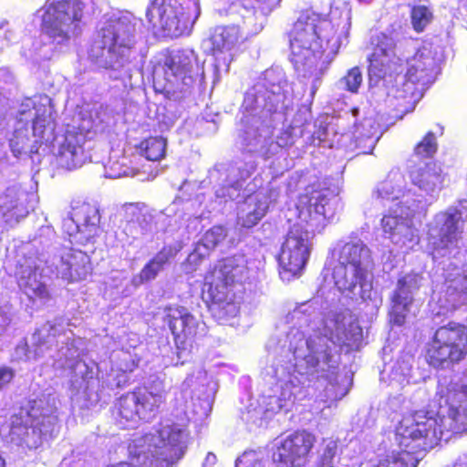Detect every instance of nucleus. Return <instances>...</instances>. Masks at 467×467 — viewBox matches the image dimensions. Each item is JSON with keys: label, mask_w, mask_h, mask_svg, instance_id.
<instances>
[{"label": "nucleus", "mask_w": 467, "mask_h": 467, "mask_svg": "<svg viewBox=\"0 0 467 467\" xmlns=\"http://www.w3.org/2000/svg\"><path fill=\"white\" fill-rule=\"evenodd\" d=\"M99 0H46L37 10L41 30L51 42L62 47L81 35L86 16L94 13Z\"/></svg>", "instance_id": "obj_12"}, {"label": "nucleus", "mask_w": 467, "mask_h": 467, "mask_svg": "<svg viewBox=\"0 0 467 467\" xmlns=\"http://www.w3.org/2000/svg\"><path fill=\"white\" fill-rule=\"evenodd\" d=\"M421 280L422 277L415 273L408 274L398 280L397 288L391 296L390 323L396 326L404 324L413 301V294L420 286Z\"/></svg>", "instance_id": "obj_28"}, {"label": "nucleus", "mask_w": 467, "mask_h": 467, "mask_svg": "<svg viewBox=\"0 0 467 467\" xmlns=\"http://www.w3.org/2000/svg\"><path fill=\"white\" fill-rule=\"evenodd\" d=\"M198 70L197 56L193 50L173 51L165 58L163 64L154 67V86L170 99H184L194 88Z\"/></svg>", "instance_id": "obj_14"}, {"label": "nucleus", "mask_w": 467, "mask_h": 467, "mask_svg": "<svg viewBox=\"0 0 467 467\" xmlns=\"http://www.w3.org/2000/svg\"><path fill=\"white\" fill-rule=\"evenodd\" d=\"M248 13L251 12L253 15L255 14L254 8L253 7L251 10H246Z\"/></svg>", "instance_id": "obj_52"}, {"label": "nucleus", "mask_w": 467, "mask_h": 467, "mask_svg": "<svg viewBox=\"0 0 467 467\" xmlns=\"http://www.w3.org/2000/svg\"><path fill=\"white\" fill-rule=\"evenodd\" d=\"M410 180L420 193L415 199L423 201V210L430 205L438 196L443 184L441 169L436 163L428 162L410 171Z\"/></svg>", "instance_id": "obj_29"}, {"label": "nucleus", "mask_w": 467, "mask_h": 467, "mask_svg": "<svg viewBox=\"0 0 467 467\" xmlns=\"http://www.w3.org/2000/svg\"><path fill=\"white\" fill-rule=\"evenodd\" d=\"M255 170L254 161L238 162L235 164H219L209 172L211 182H215L217 198L224 201L237 199L242 191L243 182Z\"/></svg>", "instance_id": "obj_24"}, {"label": "nucleus", "mask_w": 467, "mask_h": 467, "mask_svg": "<svg viewBox=\"0 0 467 467\" xmlns=\"http://www.w3.org/2000/svg\"><path fill=\"white\" fill-rule=\"evenodd\" d=\"M216 462V455L213 452H208L202 463V467H213L215 465Z\"/></svg>", "instance_id": "obj_48"}, {"label": "nucleus", "mask_w": 467, "mask_h": 467, "mask_svg": "<svg viewBox=\"0 0 467 467\" xmlns=\"http://www.w3.org/2000/svg\"><path fill=\"white\" fill-rule=\"evenodd\" d=\"M163 315V321L168 325L181 352L190 351L193 343L206 333L204 322L184 306H166Z\"/></svg>", "instance_id": "obj_21"}, {"label": "nucleus", "mask_w": 467, "mask_h": 467, "mask_svg": "<svg viewBox=\"0 0 467 467\" xmlns=\"http://www.w3.org/2000/svg\"><path fill=\"white\" fill-rule=\"evenodd\" d=\"M5 24H7L6 22L1 23L0 26L3 27Z\"/></svg>", "instance_id": "obj_54"}, {"label": "nucleus", "mask_w": 467, "mask_h": 467, "mask_svg": "<svg viewBox=\"0 0 467 467\" xmlns=\"http://www.w3.org/2000/svg\"><path fill=\"white\" fill-rule=\"evenodd\" d=\"M100 213L95 204L77 202L63 219L62 228L71 244H85L99 232Z\"/></svg>", "instance_id": "obj_23"}, {"label": "nucleus", "mask_w": 467, "mask_h": 467, "mask_svg": "<svg viewBox=\"0 0 467 467\" xmlns=\"http://www.w3.org/2000/svg\"><path fill=\"white\" fill-rule=\"evenodd\" d=\"M362 81L363 77L361 69L358 67H354L338 80L337 87L340 89H344L351 93H357Z\"/></svg>", "instance_id": "obj_41"}, {"label": "nucleus", "mask_w": 467, "mask_h": 467, "mask_svg": "<svg viewBox=\"0 0 467 467\" xmlns=\"http://www.w3.org/2000/svg\"><path fill=\"white\" fill-rule=\"evenodd\" d=\"M26 198V194L16 187L9 189L0 197V208L8 223L16 225L28 214V208L25 204Z\"/></svg>", "instance_id": "obj_34"}, {"label": "nucleus", "mask_w": 467, "mask_h": 467, "mask_svg": "<svg viewBox=\"0 0 467 467\" xmlns=\"http://www.w3.org/2000/svg\"><path fill=\"white\" fill-rule=\"evenodd\" d=\"M165 400L164 383L157 379L147 386L120 396L114 404L113 415L120 428H131L140 420L154 419Z\"/></svg>", "instance_id": "obj_17"}, {"label": "nucleus", "mask_w": 467, "mask_h": 467, "mask_svg": "<svg viewBox=\"0 0 467 467\" xmlns=\"http://www.w3.org/2000/svg\"><path fill=\"white\" fill-rule=\"evenodd\" d=\"M122 377H123V379H119L118 380V382L116 383V386H117V387H120L121 383H125V382H126V379H125V377H124V376H122Z\"/></svg>", "instance_id": "obj_49"}, {"label": "nucleus", "mask_w": 467, "mask_h": 467, "mask_svg": "<svg viewBox=\"0 0 467 467\" xmlns=\"http://www.w3.org/2000/svg\"><path fill=\"white\" fill-rule=\"evenodd\" d=\"M248 274L247 259L244 254H236L219 261L206 275L202 296L212 316L219 323L227 324L237 316L239 306L231 286L235 282L247 279Z\"/></svg>", "instance_id": "obj_11"}, {"label": "nucleus", "mask_w": 467, "mask_h": 467, "mask_svg": "<svg viewBox=\"0 0 467 467\" xmlns=\"http://www.w3.org/2000/svg\"><path fill=\"white\" fill-rule=\"evenodd\" d=\"M432 13L424 5L414 6L411 10V24L417 32H421L430 24Z\"/></svg>", "instance_id": "obj_44"}, {"label": "nucleus", "mask_w": 467, "mask_h": 467, "mask_svg": "<svg viewBox=\"0 0 467 467\" xmlns=\"http://www.w3.org/2000/svg\"><path fill=\"white\" fill-rule=\"evenodd\" d=\"M374 119L365 118L354 127L353 139L357 154H369L374 150L379 136Z\"/></svg>", "instance_id": "obj_35"}, {"label": "nucleus", "mask_w": 467, "mask_h": 467, "mask_svg": "<svg viewBox=\"0 0 467 467\" xmlns=\"http://www.w3.org/2000/svg\"><path fill=\"white\" fill-rule=\"evenodd\" d=\"M443 276L445 278L444 302L441 298V310L438 315L453 310L461 305L467 304V270H462L457 266L451 269H444Z\"/></svg>", "instance_id": "obj_30"}, {"label": "nucleus", "mask_w": 467, "mask_h": 467, "mask_svg": "<svg viewBox=\"0 0 467 467\" xmlns=\"http://www.w3.org/2000/svg\"><path fill=\"white\" fill-rule=\"evenodd\" d=\"M200 14L199 0H150L146 18L165 36L178 37L190 29Z\"/></svg>", "instance_id": "obj_18"}, {"label": "nucleus", "mask_w": 467, "mask_h": 467, "mask_svg": "<svg viewBox=\"0 0 467 467\" xmlns=\"http://www.w3.org/2000/svg\"><path fill=\"white\" fill-rule=\"evenodd\" d=\"M31 122L33 135L41 141L48 142L53 139L55 122L51 99L47 95H36L26 99L19 109V119L13 137L10 139V148L15 156H19L28 147V129L24 125Z\"/></svg>", "instance_id": "obj_16"}, {"label": "nucleus", "mask_w": 467, "mask_h": 467, "mask_svg": "<svg viewBox=\"0 0 467 467\" xmlns=\"http://www.w3.org/2000/svg\"><path fill=\"white\" fill-rule=\"evenodd\" d=\"M467 354V327L451 322L438 328L427 350V360L438 368L447 362L460 361Z\"/></svg>", "instance_id": "obj_19"}, {"label": "nucleus", "mask_w": 467, "mask_h": 467, "mask_svg": "<svg viewBox=\"0 0 467 467\" xmlns=\"http://www.w3.org/2000/svg\"><path fill=\"white\" fill-rule=\"evenodd\" d=\"M333 256L337 261L333 279L338 291L353 300H369L375 308H379L382 298L372 291L373 259L369 247L358 238L342 240L336 244Z\"/></svg>", "instance_id": "obj_10"}, {"label": "nucleus", "mask_w": 467, "mask_h": 467, "mask_svg": "<svg viewBox=\"0 0 467 467\" xmlns=\"http://www.w3.org/2000/svg\"><path fill=\"white\" fill-rule=\"evenodd\" d=\"M44 231L50 232V229L48 227H47L46 229H44Z\"/></svg>", "instance_id": "obj_55"}, {"label": "nucleus", "mask_w": 467, "mask_h": 467, "mask_svg": "<svg viewBox=\"0 0 467 467\" xmlns=\"http://www.w3.org/2000/svg\"><path fill=\"white\" fill-rule=\"evenodd\" d=\"M140 358L130 351L120 350L114 355V364L118 370L132 372L139 365Z\"/></svg>", "instance_id": "obj_42"}, {"label": "nucleus", "mask_w": 467, "mask_h": 467, "mask_svg": "<svg viewBox=\"0 0 467 467\" xmlns=\"http://www.w3.org/2000/svg\"><path fill=\"white\" fill-rule=\"evenodd\" d=\"M0 467H5V460L4 459V457L2 456L1 453H0Z\"/></svg>", "instance_id": "obj_50"}, {"label": "nucleus", "mask_w": 467, "mask_h": 467, "mask_svg": "<svg viewBox=\"0 0 467 467\" xmlns=\"http://www.w3.org/2000/svg\"><path fill=\"white\" fill-rule=\"evenodd\" d=\"M467 201L459 206H451L435 213L426 224L428 248L434 260L454 257L460 251V243L467 218Z\"/></svg>", "instance_id": "obj_15"}, {"label": "nucleus", "mask_w": 467, "mask_h": 467, "mask_svg": "<svg viewBox=\"0 0 467 467\" xmlns=\"http://www.w3.org/2000/svg\"><path fill=\"white\" fill-rule=\"evenodd\" d=\"M13 317L12 305L4 297H0V336L4 335Z\"/></svg>", "instance_id": "obj_46"}, {"label": "nucleus", "mask_w": 467, "mask_h": 467, "mask_svg": "<svg viewBox=\"0 0 467 467\" xmlns=\"http://www.w3.org/2000/svg\"><path fill=\"white\" fill-rule=\"evenodd\" d=\"M181 412H183L184 414H186V411H185L184 408H182V411Z\"/></svg>", "instance_id": "obj_56"}, {"label": "nucleus", "mask_w": 467, "mask_h": 467, "mask_svg": "<svg viewBox=\"0 0 467 467\" xmlns=\"http://www.w3.org/2000/svg\"><path fill=\"white\" fill-rule=\"evenodd\" d=\"M434 411H417L403 418L396 430L400 451H392L376 467H417L424 452L451 434L467 431V377L444 376L438 380Z\"/></svg>", "instance_id": "obj_3"}, {"label": "nucleus", "mask_w": 467, "mask_h": 467, "mask_svg": "<svg viewBox=\"0 0 467 467\" xmlns=\"http://www.w3.org/2000/svg\"><path fill=\"white\" fill-rule=\"evenodd\" d=\"M293 106L294 89L285 71L280 67L264 71L244 94L239 130L243 150L266 160L292 146L303 134L301 126L307 120V110L298 111L292 125L282 130L275 140L272 134L274 125L284 121Z\"/></svg>", "instance_id": "obj_2"}, {"label": "nucleus", "mask_w": 467, "mask_h": 467, "mask_svg": "<svg viewBox=\"0 0 467 467\" xmlns=\"http://www.w3.org/2000/svg\"><path fill=\"white\" fill-rule=\"evenodd\" d=\"M86 143V134L75 128L56 138L54 150L58 164L67 170L81 167L90 158Z\"/></svg>", "instance_id": "obj_26"}, {"label": "nucleus", "mask_w": 467, "mask_h": 467, "mask_svg": "<svg viewBox=\"0 0 467 467\" xmlns=\"http://www.w3.org/2000/svg\"><path fill=\"white\" fill-rule=\"evenodd\" d=\"M137 22L130 15L107 21L99 30L89 50V60L109 69L114 79H130L139 69Z\"/></svg>", "instance_id": "obj_9"}, {"label": "nucleus", "mask_w": 467, "mask_h": 467, "mask_svg": "<svg viewBox=\"0 0 467 467\" xmlns=\"http://www.w3.org/2000/svg\"><path fill=\"white\" fill-rule=\"evenodd\" d=\"M70 326L62 317L46 322L32 336L34 349L29 348L26 341L21 340L15 348L13 358L36 360L48 353L56 369L70 372L72 387L76 389L83 388L86 381L93 379L94 369L81 360L85 342L74 334Z\"/></svg>", "instance_id": "obj_6"}, {"label": "nucleus", "mask_w": 467, "mask_h": 467, "mask_svg": "<svg viewBox=\"0 0 467 467\" xmlns=\"http://www.w3.org/2000/svg\"><path fill=\"white\" fill-rule=\"evenodd\" d=\"M268 207V196L264 191L248 194L238 206V223L245 228L253 227L266 214Z\"/></svg>", "instance_id": "obj_32"}, {"label": "nucleus", "mask_w": 467, "mask_h": 467, "mask_svg": "<svg viewBox=\"0 0 467 467\" xmlns=\"http://www.w3.org/2000/svg\"><path fill=\"white\" fill-rule=\"evenodd\" d=\"M174 256L171 247H163L154 257L147 263L138 275H135L131 280V285L137 289L142 284L151 281L157 277L162 271L164 265Z\"/></svg>", "instance_id": "obj_36"}, {"label": "nucleus", "mask_w": 467, "mask_h": 467, "mask_svg": "<svg viewBox=\"0 0 467 467\" xmlns=\"http://www.w3.org/2000/svg\"><path fill=\"white\" fill-rule=\"evenodd\" d=\"M263 454L255 451H244L236 461L235 467H265Z\"/></svg>", "instance_id": "obj_45"}, {"label": "nucleus", "mask_w": 467, "mask_h": 467, "mask_svg": "<svg viewBox=\"0 0 467 467\" xmlns=\"http://www.w3.org/2000/svg\"><path fill=\"white\" fill-rule=\"evenodd\" d=\"M105 177L117 179L120 177H133L137 174V170L130 166V160L125 155L110 156L109 161L104 166Z\"/></svg>", "instance_id": "obj_38"}, {"label": "nucleus", "mask_w": 467, "mask_h": 467, "mask_svg": "<svg viewBox=\"0 0 467 467\" xmlns=\"http://www.w3.org/2000/svg\"><path fill=\"white\" fill-rule=\"evenodd\" d=\"M317 296L297 306L287 317L293 326L282 338H272L267 347L276 357L266 370L274 382L260 399L259 407L248 408L243 420L251 428L262 427L267 412L289 411L296 400L312 395L310 389L324 387L323 402L341 400L348 392L346 376L338 375L341 346L353 347L362 339V329L345 313H329L322 333L310 328V317L316 314Z\"/></svg>", "instance_id": "obj_1"}, {"label": "nucleus", "mask_w": 467, "mask_h": 467, "mask_svg": "<svg viewBox=\"0 0 467 467\" xmlns=\"http://www.w3.org/2000/svg\"><path fill=\"white\" fill-rule=\"evenodd\" d=\"M359 2H362V3H370L372 0H358Z\"/></svg>", "instance_id": "obj_53"}, {"label": "nucleus", "mask_w": 467, "mask_h": 467, "mask_svg": "<svg viewBox=\"0 0 467 467\" xmlns=\"http://www.w3.org/2000/svg\"><path fill=\"white\" fill-rule=\"evenodd\" d=\"M316 442L307 431H296L276 441L273 462L276 467H302Z\"/></svg>", "instance_id": "obj_25"}, {"label": "nucleus", "mask_w": 467, "mask_h": 467, "mask_svg": "<svg viewBox=\"0 0 467 467\" xmlns=\"http://www.w3.org/2000/svg\"><path fill=\"white\" fill-rule=\"evenodd\" d=\"M437 140L433 132H428L415 146L414 154L420 158H431L437 151Z\"/></svg>", "instance_id": "obj_43"}, {"label": "nucleus", "mask_w": 467, "mask_h": 467, "mask_svg": "<svg viewBox=\"0 0 467 467\" xmlns=\"http://www.w3.org/2000/svg\"><path fill=\"white\" fill-rule=\"evenodd\" d=\"M341 209L335 191L321 189L301 195L296 204L298 222L288 230L278 254L279 275L289 282L301 275L308 261L312 239Z\"/></svg>", "instance_id": "obj_5"}, {"label": "nucleus", "mask_w": 467, "mask_h": 467, "mask_svg": "<svg viewBox=\"0 0 467 467\" xmlns=\"http://www.w3.org/2000/svg\"><path fill=\"white\" fill-rule=\"evenodd\" d=\"M413 362L414 358L410 354L400 357L389 371V385L393 388L403 389L409 384H417L423 380V375L418 368H413Z\"/></svg>", "instance_id": "obj_33"}, {"label": "nucleus", "mask_w": 467, "mask_h": 467, "mask_svg": "<svg viewBox=\"0 0 467 467\" xmlns=\"http://www.w3.org/2000/svg\"><path fill=\"white\" fill-rule=\"evenodd\" d=\"M226 236V231L223 226H213L208 230L201 241L197 244L194 253L190 254L189 260L196 256L204 257L210 250H213Z\"/></svg>", "instance_id": "obj_39"}, {"label": "nucleus", "mask_w": 467, "mask_h": 467, "mask_svg": "<svg viewBox=\"0 0 467 467\" xmlns=\"http://www.w3.org/2000/svg\"><path fill=\"white\" fill-rule=\"evenodd\" d=\"M58 431L57 400L49 395L30 401L28 409L11 417L9 439L17 446L36 449Z\"/></svg>", "instance_id": "obj_13"}, {"label": "nucleus", "mask_w": 467, "mask_h": 467, "mask_svg": "<svg viewBox=\"0 0 467 467\" xmlns=\"http://www.w3.org/2000/svg\"><path fill=\"white\" fill-rule=\"evenodd\" d=\"M351 27L348 3L334 2L329 18L313 11L300 15L288 34L290 61L303 78L313 77V99L321 84V76L335 59L342 45L348 43Z\"/></svg>", "instance_id": "obj_4"}, {"label": "nucleus", "mask_w": 467, "mask_h": 467, "mask_svg": "<svg viewBox=\"0 0 467 467\" xmlns=\"http://www.w3.org/2000/svg\"><path fill=\"white\" fill-rule=\"evenodd\" d=\"M143 208L141 203H126L122 207V216L126 222L122 231L127 235L125 243L128 244L150 229L151 218L143 213Z\"/></svg>", "instance_id": "obj_31"}, {"label": "nucleus", "mask_w": 467, "mask_h": 467, "mask_svg": "<svg viewBox=\"0 0 467 467\" xmlns=\"http://www.w3.org/2000/svg\"><path fill=\"white\" fill-rule=\"evenodd\" d=\"M361 462L358 457L340 456L336 441L326 440L319 451L317 467H360Z\"/></svg>", "instance_id": "obj_37"}, {"label": "nucleus", "mask_w": 467, "mask_h": 467, "mask_svg": "<svg viewBox=\"0 0 467 467\" xmlns=\"http://www.w3.org/2000/svg\"><path fill=\"white\" fill-rule=\"evenodd\" d=\"M46 258L45 265L49 272L67 282L86 279L91 273L88 255L67 246H54Z\"/></svg>", "instance_id": "obj_22"}, {"label": "nucleus", "mask_w": 467, "mask_h": 467, "mask_svg": "<svg viewBox=\"0 0 467 467\" xmlns=\"http://www.w3.org/2000/svg\"><path fill=\"white\" fill-rule=\"evenodd\" d=\"M239 30L236 26H221L214 30L211 37L213 57V82L219 81L223 74L229 71L234 59Z\"/></svg>", "instance_id": "obj_27"}, {"label": "nucleus", "mask_w": 467, "mask_h": 467, "mask_svg": "<svg viewBox=\"0 0 467 467\" xmlns=\"http://www.w3.org/2000/svg\"><path fill=\"white\" fill-rule=\"evenodd\" d=\"M15 372L11 368L0 367V390L14 379Z\"/></svg>", "instance_id": "obj_47"}, {"label": "nucleus", "mask_w": 467, "mask_h": 467, "mask_svg": "<svg viewBox=\"0 0 467 467\" xmlns=\"http://www.w3.org/2000/svg\"><path fill=\"white\" fill-rule=\"evenodd\" d=\"M454 467H462V462H456Z\"/></svg>", "instance_id": "obj_51"}, {"label": "nucleus", "mask_w": 467, "mask_h": 467, "mask_svg": "<svg viewBox=\"0 0 467 467\" xmlns=\"http://www.w3.org/2000/svg\"><path fill=\"white\" fill-rule=\"evenodd\" d=\"M406 181L399 171H391L372 192V198L380 205L394 202L381 219L386 238L403 253L413 250L420 244L419 230L414 226L413 216L423 210V201L415 199L414 193L405 192Z\"/></svg>", "instance_id": "obj_8"}, {"label": "nucleus", "mask_w": 467, "mask_h": 467, "mask_svg": "<svg viewBox=\"0 0 467 467\" xmlns=\"http://www.w3.org/2000/svg\"><path fill=\"white\" fill-rule=\"evenodd\" d=\"M373 44L374 49L368 58L369 82L374 85L379 81L391 83L394 78L397 85L402 84L405 87L401 92L397 89L394 97L406 98L407 93H413L416 83L430 84L438 74L437 60L430 47H422L408 57L406 73L400 76L404 67L401 58L397 55L395 39L380 34L376 36Z\"/></svg>", "instance_id": "obj_7"}, {"label": "nucleus", "mask_w": 467, "mask_h": 467, "mask_svg": "<svg viewBox=\"0 0 467 467\" xmlns=\"http://www.w3.org/2000/svg\"><path fill=\"white\" fill-rule=\"evenodd\" d=\"M46 255L24 256L17 260L16 277L19 288L32 302L45 304L50 299V293L47 286L46 278L49 269L45 265Z\"/></svg>", "instance_id": "obj_20"}, {"label": "nucleus", "mask_w": 467, "mask_h": 467, "mask_svg": "<svg viewBox=\"0 0 467 467\" xmlns=\"http://www.w3.org/2000/svg\"><path fill=\"white\" fill-rule=\"evenodd\" d=\"M166 140L162 137H150L140 142V150L149 161H157L165 155Z\"/></svg>", "instance_id": "obj_40"}]
</instances>
